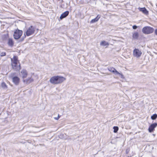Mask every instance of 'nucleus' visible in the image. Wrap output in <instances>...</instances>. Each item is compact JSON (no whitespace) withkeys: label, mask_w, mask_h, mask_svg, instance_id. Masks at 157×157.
Instances as JSON below:
<instances>
[{"label":"nucleus","mask_w":157,"mask_h":157,"mask_svg":"<svg viewBox=\"0 0 157 157\" xmlns=\"http://www.w3.org/2000/svg\"><path fill=\"white\" fill-rule=\"evenodd\" d=\"M11 61L12 68L14 71H17L20 69V63L17 56H14L13 58H11Z\"/></svg>","instance_id":"nucleus-1"},{"label":"nucleus","mask_w":157,"mask_h":157,"mask_svg":"<svg viewBox=\"0 0 157 157\" xmlns=\"http://www.w3.org/2000/svg\"><path fill=\"white\" fill-rule=\"evenodd\" d=\"M66 80L64 77L59 76H54L50 79V82L53 84H58L63 82Z\"/></svg>","instance_id":"nucleus-2"},{"label":"nucleus","mask_w":157,"mask_h":157,"mask_svg":"<svg viewBox=\"0 0 157 157\" xmlns=\"http://www.w3.org/2000/svg\"><path fill=\"white\" fill-rule=\"evenodd\" d=\"M36 27L35 26L31 25L27 28L24 32V34L25 36H29L34 34L36 29Z\"/></svg>","instance_id":"nucleus-3"},{"label":"nucleus","mask_w":157,"mask_h":157,"mask_svg":"<svg viewBox=\"0 0 157 157\" xmlns=\"http://www.w3.org/2000/svg\"><path fill=\"white\" fill-rule=\"evenodd\" d=\"M154 29L150 26L144 27L142 29V32L146 34L151 33L154 32Z\"/></svg>","instance_id":"nucleus-4"},{"label":"nucleus","mask_w":157,"mask_h":157,"mask_svg":"<svg viewBox=\"0 0 157 157\" xmlns=\"http://www.w3.org/2000/svg\"><path fill=\"white\" fill-rule=\"evenodd\" d=\"M23 33L22 31L18 29L16 30L14 32L13 36L14 39H19Z\"/></svg>","instance_id":"nucleus-5"},{"label":"nucleus","mask_w":157,"mask_h":157,"mask_svg":"<svg viewBox=\"0 0 157 157\" xmlns=\"http://www.w3.org/2000/svg\"><path fill=\"white\" fill-rule=\"evenodd\" d=\"M142 52L138 49L135 48L133 51V55L134 56L137 58L140 57L141 56Z\"/></svg>","instance_id":"nucleus-6"},{"label":"nucleus","mask_w":157,"mask_h":157,"mask_svg":"<svg viewBox=\"0 0 157 157\" xmlns=\"http://www.w3.org/2000/svg\"><path fill=\"white\" fill-rule=\"evenodd\" d=\"M157 123H153L150 125L148 128L149 132H153L155 128L157 126Z\"/></svg>","instance_id":"nucleus-7"},{"label":"nucleus","mask_w":157,"mask_h":157,"mask_svg":"<svg viewBox=\"0 0 157 157\" xmlns=\"http://www.w3.org/2000/svg\"><path fill=\"white\" fill-rule=\"evenodd\" d=\"M108 69L109 71H111L115 75H118V74H119L120 73L115 68L110 67L108 68Z\"/></svg>","instance_id":"nucleus-8"},{"label":"nucleus","mask_w":157,"mask_h":157,"mask_svg":"<svg viewBox=\"0 0 157 157\" xmlns=\"http://www.w3.org/2000/svg\"><path fill=\"white\" fill-rule=\"evenodd\" d=\"M27 71L25 69L22 70L21 72L20 75L23 78H25L27 76Z\"/></svg>","instance_id":"nucleus-9"},{"label":"nucleus","mask_w":157,"mask_h":157,"mask_svg":"<svg viewBox=\"0 0 157 157\" xmlns=\"http://www.w3.org/2000/svg\"><path fill=\"white\" fill-rule=\"evenodd\" d=\"M20 79L17 76H15L13 78L12 81L16 85L18 84L19 82Z\"/></svg>","instance_id":"nucleus-10"},{"label":"nucleus","mask_w":157,"mask_h":157,"mask_svg":"<svg viewBox=\"0 0 157 157\" xmlns=\"http://www.w3.org/2000/svg\"><path fill=\"white\" fill-rule=\"evenodd\" d=\"M69 13V12L68 11H66L65 12H64L62 14H61V15L60 17V19L61 20L63 18H65L67 16H68Z\"/></svg>","instance_id":"nucleus-11"},{"label":"nucleus","mask_w":157,"mask_h":157,"mask_svg":"<svg viewBox=\"0 0 157 157\" xmlns=\"http://www.w3.org/2000/svg\"><path fill=\"white\" fill-rule=\"evenodd\" d=\"M101 16L100 15H98L96 18L92 19L90 21L91 23H95L98 21L99 19L100 18Z\"/></svg>","instance_id":"nucleus-12"},{"label":"nucleus","mask_w":157,"mask_h":157,"mask_svg":"<svg viewBox=\"0 0 157 157\" xmlns=\"http://www.w3.org/2000/svg\"><path fill=\"white\" fill-rule=\"evenodd\" d=\"M138 9L140 11L142 12L145 14L147 15L148 14V11L145 7L142 8H139Z\"/></svg>","instance_id":"nucleus-13"},{"label":"nucleus","mask_w":157,"mask_h":157,"mask_svg":"<svg viewBox=\"0 0 157 157\" xmlns=\"http://www.w3.org/2000/svg\"><path fill=\"white\" fill-rule=\"evenodd\" d=\"M24 82L26 84H29L33 81V78H29L23 80Z\"/></svg>","instance_id":"nucleus-14"},{"label":"nucleus","mask_w":157,"mask_h":157,"mask_svg":"<svg viewBox=\"0 0 157 157\" xmlns=\"http://www.w3.org/2000/svg\"><path fill=\"white\" fill-rule=\"evenodd\" d=\"M8 44L10 46L12 47L14 44L13 40L11 38H9L8 40Z\"/></svg>","instance_id":"nucleus-15"},{"label":"nucleus","mask_w":157,"mask_h":157,"mask_svg":"<svg viewBox=\"0 0 157 157\" xmlns=\"http://www.w3.org/2000/svg\"><path fill=\"white\" fill-rule=\"evenodd\" d=\"M133 38L134 39H137L139 37V34L138 32H135L133 34Z\"/></svg>","instance_id":"nucleus-16"},{"label":"nucleus","mask_w":157,"mask_h":157,"mask_svg":"<svg viewBox=\"0 0 157 157\" xmlns=\"http://www.w3.org/2000/svg\"><path fill=\"white\" fill-rule=\"evenodd\" d=\"M100 44L101 46H105L106 45H109V44L108 42L105 41H102L100 43Z\"/></svg>","instance_id":"nucleus-17"},{"label":"nucleus","mask_w":157,"mask_h":157,"mask_svg":"<svg viewBox=\"0 0 157 157\" xmlns=\"http://www.w3.org/2000/svg\"><path fill=\"white\" fill-rule=\"evenodd\" d=\"M1 86L2 88L5 90L7 88V86L5 82H2L1 84Z\"/></svg>","instance_id":"nucleus-18"},{"label":"nucleus","mask_w":157,"mask_h":157,"mask_svg":"<svg viewBox=\"0 0 157 157\" xmlns=\"http://www.w3.org/2000/svg\"><path fill=\"white\" fill-rule=\"evenodd\" d=\"M157 117V114H153L151 117L152 120H154Z\"/></svg>","instance_id":"nucleus-19"},{"label":"nucleus","mask_w":157,"mask_h":157,"mask_svg":"<svg viewBox=\"0 0 157 157\" xmlns=\"http://www.w3.org/2000/svg\"><path fill=\"white\" fill-rule=\"evenodd\" d=\"M113 129H114V132L116 133L118 130V127L117 126H114L113 127Z\"/></svg>","instance_id":"nucleus-20"},{"label":"nucleus","mask_w":157,"mask_h":157,"mask_svg":"<svg viewBox=\"0 0 157 157\" xmlns=\"http://www.w3.org/2000/svg\"><path fill=\"white\" fill-rule=\"evenodd\" d=\"M6 55V53L5 52H2L0 54L1 56H3Z\"/></svg>","instance_id":"nucleus-21"},{"label":"nucleus","mask_w":157,"mask_h":157,"mask_svg":"<svg viewBox=\"0 0 157 157\" xmlns=\"http://www.w3.org/2000/svg\"><path fill=\"white\" fill-rule=\"evenodd\" d=\"M137 28V26H136V25H134L132 26L133 29H136Z\"/></svg>","instance_id":"nucleus-22"},{"label":"nucleus","mask_w":157,"mask_h":157,"mask_svg":"<svg viewBox=\"0 0 157 157\" xmlns=\"http://www.w3.org/2000/svg\"><path fill=\"white\" fill-rule=\"evenodd\" d=\"M60 117V116H59V115L58 114V117H55L54 118L56 120H58Z\"/></svg>","instance_id":"nucleus-23"},{"label":"nucleus","mask_w":157,"mask_h":157,"mask_svg":"<svg viewBox=\"0 0 157 157\" xmlns=\"http://www.w3.org/2000/svg\"><path fill=\"white\" fill-rule=\"evenodd\" d=\"M60 117V116H59V115L58 114V117H55L54 118L56 120H58Z\"/></svg>","instance_id":"nucleus-24"},{"label":"nucleus","mask_w":157,"mask_h":157,"mask_svg":"<svg viewBox=\"0 0 157 157\" xmlns=\"http://www.w3.org/2000/svg\"><path fill=\"white\" fill-rule=\"evenodd\" d=\"M118 75H119L121 78H124V75H123L122 74L120 73L119 74H118Z\"/></svg>","instance_id":"nucleus-25"},{"label":"nucleus","mask_w":157,"mask_h":157,"mask_svg":"<svg viewBox=\"0 0 157 157\" xmlns=\"http://www.w3.org/2000/svg\"><path fill=\"white\" fill-rule=\"evenodd\" d=\"M155 33L157 35V29H156L155 30Z\"/></svg>","instance_id":"nucleus-26"},{"label":"nucleus","mask_w":157,"mask_h":157,"mask_svg":"<svg viewBox=\"0 0 157 157\" xmlns=\"http://www.w3.org/2000/svg\"><path fill=\"white\" fill-rule=\"evenodd\" d=\"M126 153L127 154H128V152L127 150H126Z\"/></svg>","instance_id":"nucleus-27"}]
</instances>
